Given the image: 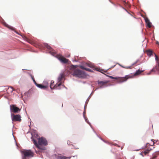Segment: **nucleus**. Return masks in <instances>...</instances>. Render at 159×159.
I'll use <instances>...</instances> for the list:
<instances>
[{
    "mask_svg": "<svg viewBox=\"0 0 159 159\" xmlns=\"http://www.w3.org/2000/svg\"><path fill=\"white\" fill-rule=\"evenodd\" d=\"M23 154L22 159H26L27 157H32L34 156V153L30 150H25L21 152Z\"/></svg>",
    "mask_w": 159,
    "mask_h": 159,
    "instance_id": "nucleus-3",
    "label": "nucleus"
},
{
    "mask_svg": "<svg viewBox=\"0 0 159 159\" xmlns=\"http://www.w3.org/2000/svg\"><path fill=\"white\" fill-rule=\"evenodd\" d=\"M98 84L100 88H102L104 87L107 86V84L108 83L107 81H98Z\"/></svg>",
    "mask_w": 159,
    "mask_h": 159,
    "instance_id": "nucleus-8",
    "label": "nucleus"
},
{
    "mask_svg": "<svg viewBox=\"0 0 159 159\" xmlns=\"http://www.w3.org/2000/svg\"><path fill=\"white\" fill-rule=\"evenodd\" d=\"M155 60L157 61V62H159V60L157 56L155 54Z\"/></svg>",
    "mask_w": 159,
    "mask_h": 159,
    "instance_id": "nucleus-21",
    "label": "nucleus"
},
{
    "mask_svg": "<svg viewBox=\"0 0 159 159\" xmlns=\"http://www.w3.org/2000/svg\"><path fill=\"white\" fill-rule=\"evenodd\" d=\"M152 150L151 148H148L147 150H145L144 152V153L145 155L148 154L150 151Z\"/></svg>",
    "mask_w": 159,
    "mask_h": 159,
    "instance_id": "nucleus-17",
    "label": "nucleus"
},
{
    "mask_svg": "<svg viewBox=\"0 0 159 159\" xmlns=\"http://www.w3.org/2000/svg\"><path fill=\"white\" fill-rule=\"evenodd\" d=\"M10 107L11 111L12 112L18 113L20 111V109L19 108L16 107L14 105H10Z\"/></svg>",
    "mask_w": 159,
    "mask_h": 159,
    "instance_id": "nucleus-5",
    "label": "nucleus"
},
{
    "mask_svg": "<svg viewBox=\"0 0 159 159\" xmlns=\"http://www.w3.org/2000/svg\"><path fill=\"white\" fill-rule=\"evenodd\" d=\"M54 81H53V80H52L51 81V83H50V88L52 89H54L53 88V87L54 86Z\"/></svg>",
    "mask_w": 159,
    "mask_h": 159,
    "instance_id": "nucleus-16",
    "label": "nucleus"
},
{
    "mask_svg": "<svg viewBox=\"0 0 159 159\" xmlns=\"http://www.w3.org/2000/svg\"><path fill=\"white\" fill-rule=\"evenodd\" d=\"M57 57L61 62L64 63H67L69 61L68 59L62 57L60 54L57 55Z\"/></svg>",
    "mask_w": 159,
    "mask_h": 159,
    "instance_id": "nucleus-7",
    "label": "nucleus"
},
{
    "mask_svg": "<svg viewBox=\"0 0 159 159\" xmlns=\"http://www.w3.org/2000/svg\"><path fill=\"white\" fill-rule=\"evenodd\" d=\"M122 67H124V68H130V67H124L123 66H122Z\"/></svg>",
    "mask_w": 159,
    "mask_h": 159,
    "instance_id": "nucleus-30",
    "label": "nucleus"
},
{
    "mask_svg": "<svg viewBox=\"0 0 159 159\" xmlns=\"http://www.w3.org/2000/svg\"><path fill=\"white\" fill-rule=\"evenodd\" d=\"M31 78H32V79L33 82H34V83L36 85L37 84V83L36 82L35 80H34V77H33V76H32V75H31Z\"/></svg>",
    "mask_w": 159,
    "mask_h": 159,
    "instance_id": "nucleus-20",
    "label": "nucleus"
},
{
    "mask_svg": "<svg viewBox=\"0 0 159 159\" xmlns=\"http://www.w3.org/2000/svg\"><path fill=\"white\" fill-rule=\"evenodd\" d=\"M145 22L146 23H147L148 22L150 21L149 20L148 18H146L145 19Z\"/></svg>",
    "mask_w": 159,
    "mask_h": 159,
    "instance_id": "nucleus-23",
    "label": "nucleus"
},
{
    "mask_svg": "<svg viewBox=\"0 0 159 159\" xmlns=\"http://www.w3.org/2000/svg\"><path fill=\"white\" fill-rule=\"evenodd\" d=\"M83 69L85 70H86L88 71H91V70L90 69H89V68H87L84 67L83 68Z\"/></svg>",
    "mask_w": 159,
    "mask_h": 159,
    "instance_id": "nucleus-22",
    "label": "nucleus"
},
{
    "mask_svg": "<svg viewBox=\"0 0 159 159\" xmlns=\"http://www.w3.org/2000/svg\"><path fill=\"white\" fill-rule=\"evenodd\" d=\"M36 86L38 87L39 88L42 89H45L48 88V83L47 84L45 85H43L41 84H37Z\"/></svg>",
    "mask_w": 159,
    "mask_h": 159,
    "instance_id": "nucleus-9",
    "label": "nucleus"
},
{
    "mask_svg": "<svg viewBox=\"0 0 159 159\" xmlns=\"http://www.w3.org/2000/svg\"><path fill=\"white\" fill-rule=\"evenodd\" d=\"M149 145H150V144H149V143H148L146 144V147L147 148L148 147V146H149Z\"/></svg>",
    "mask_w": 159,
    "mask_h": 159,
    "instance_id": "nucleus-28",
    "label": "nucleus"
},
{
    "mask_svg": "<svg viewBox=\"0 0 159 159\" xmlns=\"http://www.w3.org/2000/svg\"><path fill=\"white\" fill-rule=\"evenodd\" d=\"M146 24H147V25L148 27L151 28V26H152L151 23L150 21L146 23Z\"/></svg>",
    "mask_w": 159,
    "mask_h": 159,
    "instance_id": "nucleus-19",
    "label": "nucleus"
},
{
    "mask_svg": "<svg viewBox=\"0 0 159 159\" xmlns=\"http://www.w3.org/2000/svg\"><path fill=\"white\" fill-rule=\"evenodd\" d=\"M146 53L149 56H151L152 55V50H149L146 51Z\"/></svg>",
    "mask_w": 159,
    "mask_h": 159,
    "instance_id": "nucleus-15",
    "label": "nucleus"
},
{
    "mask_svg": "<svg viewBox=\"0 0 159 159\" xmlns=\"http://www.w3.org/2000/svg\"><path fill=\"white\" fill-rule=\"evenodd\" d=\"M33 143L35 145L36 147L41 150H45V148L43 146H45L48 144V142L46 139L43 138H40L38 139V143L36 140L34 139H32Z\"/></svg>",
    "mask_w": 159,
    "mask_h": 159,
    "instance_id": "nucleus-2",
    "label": "nucleus"
},
{
    "mask_svg": "<svg viewBox=\"0 0 159 159\" xmlns=\"http://www.w3.org/2000/svg\"><path fill=\"white\" fill-rule=\"evenodd\" d=\"M101 71H103V70H102V69H101L99 71H100V72H101Z\"/></svg>",
    "mask_w": 159,
    "mask_h": 159,
    "instance_id": "nucleus-31",
    "label": "nucleus"
},
{
    "mask_svg": "<svg viewBox=\"0 0 159 159\" xmlns=\"http://www.w3.org/2000/svg\"><path fill=\"white\" fill-rule=\"evenodd\" d=\"M110 78L112 79H115L116 80L117 82L120 83L126 81L128 79L131 78L132 77V76L129 75H126L125 77H123L116 78L114 77L111 76H110Z\"/></svg>",
    "mask_w": 159,
    "mask_h": 159,
    "instance_id": "nucleus-4",
    "label": "nucleus"
},
{
    "mask_svg": "<svg viewBox=\"0 0 159 159\" xmlns=\"http://www.w3.org/2000/svg\"><path fill=\"white\" fill-rule=\"evenodd\" d=\"M123 3L125 5H126L127 4L126 2L125 1H123Z\"/></svg>",
    "mask_w": 159,
    "mask_h": 159,
    "instance_id": "nucleus-27",
    "label": "nucleus"
},
{
    "mask_svg": "<svg viewBox=\"0 0 159 159\" xmlns=\"http://www.w3.org/2000/svg\"><path fill=\"white\" fill-rule=\"evenodd\" d=\"M156 70H159V63L158 62H157V64L155 67L151 70L150 72L155 71Z\"/></svg>",
    "mask_w": 159,
    "mask_h": 159,
    "instance_id": "nucleus-10",
    "label": "nucleus"
},
{
    "mask_svg": "<svg viewBox=\"0 0 159 159\" xmlns=\"http://www.w3.org/2000/svg\"><path fill=\"white\" fill-rule=\"evenodd\" d=\"M77 66L71 65L67 69L69 74H71L74 76L79 78H83L85 76L84 72L80 70L76 69Z\"/></svg>",
    "mask_w": 159,
    "mask_h": 159,
    "instance_id": "nucleus-1",
    "label": "nucleus"
},
{
    "mask_svg": "<svg viewBox=\"0 0 159 159\" xmlns=\"http://www.w3.org/2000/svg\"><path fill=\"white\" fill-rule=\"evenodd\" d=\"M113 145H114L115 146H117V147H120V146L118 145L116 143H114Z\"/></svg>",
    "mask_w": 159,
    "mask_h": 159,
    "instance_id": "nucleus-26",
    "label": "nucleus"
},
{
    "mask_svg": "<svg viewBox=\"0 0 159 159\" xmlns=\"http://www.w3.org/2000/svg\"><path fill=\"white\" fill-rule=\"evenodd\" d=\"M11 119L12 121H20L21 120V117L19 115H15L14 114L11 115Z\"/></svg>",
    "mask_w": 159,
    "mask_h": 159,
    "instance_id": "nucleus-6",
    "label": "nucleus"
},
{
    "mask_svg": "<svg viewBox=\"0 0 159 159\" xmlns=\"http://www.w3.org/2000/svg\"><path fill=\"white\" fill-rule=\"evenodd\" d=\"M12 27H11L10 28L11 29H12Z\"/></svg>",
    "mask_w": 159,
    "mask_h": 159,
    "instance_id": "nucleus-33",
    "label": "nucleus"
},
{
    "mask_svg": "<svg viewBox=\"0 0 159 159\" xmlns=\"http://www.w3.org/2000/svg\"><path fill=\"white\" fill-rule=\"evenodd\" d=\"M143 71H144V70H138L136 71V72L134 74V75L136 76V75H139L141 73L143 72Z\"/></svg>",
    "mask_w": 159,
    "mask_h": 159,
    "instance_id": "nucleus-14",
    "label": "nucleus"
},
{
    "mask_svg": "<svg viewBox=\"0 0 159 159\" xmlns=\"http://www.w3.org/2000/svg\"><path fill=\"white\" fill-rule=\"evenodd\" d=\"M123 147H121V149H123Z\"/></svg>",
    "mask_w": 159,
    "mask_h": 159,
    "instance_id": "nucleus-32",
    "label": "nucleus"
},
{
    "mask_svg": "<svg viewBox=\"0 0 159 159\" xmlns=\"http://www.w3.org/2000/svg\"><path fill=\"white\" fill-rule=\"evenodd\" d=\"M59 83H57L54 85L53 88L54 89H60L58 87L61 85V82Z\"/></svg>",
    "mask_w": 159,
    "mask_h": 159,
    "instance_id": "nucleus-11",
    "label": "nucleus"
},
{
    "mask_svg": "<svg viewBox=\"0 0 159 159\" xmlns=\"http://www.w3.org/2000/svg\"><path fill=\"white\" fill-rule=\"evenodd\" d=\"M45 46L48 49H50L51 50L52 49V48L50 47V46H49L48 44H45Z\"/></svg>",
    "mask_w": 159,
    "mask_h": 159,
    "instance_id": "nucleus-18",
    "label": "nucleus"
},
{
    "mask_svg": "<svg viewBox=\"0 0 159 159\" xmlns=\"http://www.w3.org/2000/svg\"><path fill=\"white\" fill-rule=\"evenodd\" d=\"M56 159H70V157H67L65 156H58L56 157Z\"/></svg>",
    "mask_w": 159,
    "mask_h": 159,
    "instance_id": "nucleus-12",
    "label": "nucleus"
},
{
    "mask_svg": "<svg viewBox=\"0 0 159 159\" xmlns=\"http://www.w3.org/2000/svg\"><path fill=\"white\" fill-rule=\"evenodd\" d=\"M64 77V75L63 74H61L60 75L58 78V82H60L61 81L62 79Z\"/></svg>",
    "mask_w": 159,
    "mask_h": 159,
    "instance_id": "nucleus-13",
    "label": "nucleus"
},
{
    "mask_svg": "<svg viewBox=\"0 0 159 159\" xmlns=\"http://www.w3.org/2000/svg\"><path fill=\"white\" fill-rule=\"evenodd\" d=\"M10 88H11L12 89L11 91V92H12L13 90H14L13 88L12 87H10Z\"/></svg>",
    "mask_w": 159,
    "mask_h": 159,
    "instance_id": "nucleus-29",
    "label": "nucleus"
},
{
    "mask_svg": "<svg viewBox=\"0 0 159 159\" xmlns=\"http://www.w3.org/2000/svg\"><path fill=\"white\" fill-rule=\"evenodd\" d=\"M139 61V60H138L137 61H136L132 65V66H134V65L136 64Z\"/></svg>",
    "mask_w": 159,
    "mask_h": 159,
    "instance_id": "nucleus-24",
    "label": "nucleus"
},
{
    "mask_svg": "<svg viewBox=\"0 0 159 159\" xmlns=\"http://www.w3.org/2000/svg\"><path fill=\"white\" fill-rule=\"evenodd\" d=\"M51 53L53 56L54 55L56 54L55 52H51L50 51Z\"/></svg>",
    "mask_w": 159,
    "mask_h": 159,
    "instance_id": "nucleus-25",
    "label": "nucleus"
},
{
    "mask_svg": "<svg viewBox=\"0 0 159 159\" xmlns=\"http://www.w3.org/2000/svg\"><path fill=\"white\" fill-rule=\"evenodd\" d=\"M154 158H155V157H154L152 158L153 159H154Z\"/></svg>",
    "mask_w": 159,
    "mask_h": 159,
    "instance_id": "nucleus-34",
    "label": "nucleus"
}]
</instances>
